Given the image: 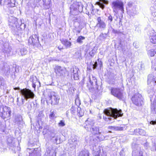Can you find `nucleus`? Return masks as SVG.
Segmentation results:
<instances>
[{
  "label": "nucleus",
  "mask_w": 156,
  "mask_h": 156,
  "mask_svg": "<svg viewBox=\"0 0 156 156\" xmlns=\"http://www.w3.org/2000/svg\"><path fill=\"white\" fill-rule=\"evenodd\" d=\"M30 81L32 82V83H36L37 81V79L36 76H32L30 77Z\"/></svg>",
  "instance_id": "31"
},
{
  "label": "nucleus",
  "mask_w": 156,
  "mask_h": 156,
  "mask_svg": "<svg viewBox=\"0 0 156 156\" xmlns=\"http://www.w3.org/2000/svg\"><path fill=\"white\" fill-rule=\"evenodd\" d=\"M94 51L93 50H92L89 52V54L91 57H93L94 55Z\"/></svg>",
  "instance_id": "42"
},
{
  "label": "nucleus",
  "mask_w": 156,
  "mask_h": 156,
  "mask_svg": "<svg viewBox=\"0 0 156 156\" xmlns=\"http://www.w3.org/2000/svg\"><path fill=\"white\" fill-rule=\"evenodd\" d=\"M9 25L10 27H17L21 25L18 21V19L14 17L11 16L9 19Z\"/></svg>",
  "instance_id": "8"
},
{
  "label": "nucleus",
  "mask_w": 156,
  "mask_h": 156,
  "mask_svg": "<svg viewBox=\"0 0 156 156\" xmlns=\"http://www.w3.org/2000/svg\"><path fill=\"white\" fill-rule=\"evenodd\" d=\"M22 104H21L20 103H19V102H17V105H18L19 106H20L21 105H22Z\"/></svg>",
  "instance_id": "57"
},
{
  "label": "nucleus",
  "mask_w": 156,
  "mask_h": 156,
  "mask_svg": "<svg viewBox=\"0 0 156 156\" xmlns=\"http://www.w3.org/2000/svg\"><path fill=\"white\" fill-rule=\"evenodd\" d=\"M55 155L56 156V153L54 150H48L45 154V156H53Z\"/></svg>",
  "instance_id": "23"
},
{
  "label": "nucleus",
  "mask_w": 156,
  "mask_h": 156,
  "mask_svg": "<svg viewBox=\"0 0 156 156\" xmlns=\"http://www.w3.org/2000/svg\"><path fill=\"white\" fill-rule=\"evenodd\" d=\"M85 39V37L81 36L78 37L77 40V42L78 43H81L83 42L82 41Z\"/></svg>",
  "instance_id": "30"
},
{
  "label": "nucleus",
  "mask_w": 156,
  "mask_h": 156,
  "mask_svg": "<svg viewBox=\"0 0 156 156\" xmlns=\"http://www.w3.org/2000/svg\"><path fill=\"white\" fill-rule=\"evenodd\" d=\"M150 42L154 44H156V33L153 30L150 31L148 34Z\"/></svg>",
  "instance_id": "16"
},
{
  "label": "nucleus",
  "mask_w": 156,
  "mask_h": 156,
  "mask_svg": "<svg viewBox=\"0 0 156 156\" xmlns=\"http://www.w3.org/2000/svg\"><path fill=\"white\" fill-rule=\"evenodd\" d=\"M7 141L9 148L15 151V149L16 148L15 139L13 137H10L8 139Z\"/></svg>",
  "instance_id": "13"
},
{
  "label": "nucleus",
  "mask_w": 156,
  "mask_h": 156,
  "mask_svg": "<svg viewBox=\"0 0 156 156\" xmlns=\"http://www.w3.org/2000/svg\"><path fill=\"white\" fill-rule=\"evenodd\" d=\"M38 37L36 34H34L30 36L29 39V43L34 45L38 43Z\"/></svg>",
  "instance_id": "17"
},
{
  "label": "nucleus",
  "mask_w": 156,
  "mask_h": 156,
  "mask_svg": "<svg viewBox=\"0 0 156 156\" xmlns=\"http://www.w3.org/2000/svg\"><path fill=\"white\" fill-rule=\"evenodd\" d=\"M122 52H123V54H126V52H125V50L124 49V48H122Z\"/></svg>",
  "instance_id": "53"
},
{
  "label": "nucleus",
  "mask_w": 156,
  "mask_h": 156,
  "mask_svg": "<svg viewBox=\"0 0 156 156\" xmlns=\"http://www.w3.org/2000/svg\"><path fill=\"white\" fill-rule=\"evenodd\" d=\"M49 97L52 105H57L60 99L59 97L54 92H51L49 95Z\"/></svg>",
  "instance_id": "6"
},
{
  "label": "nucleus",
  "mask_w": 156,
  "mask_h": 156,
  "mask_svg": "<svg viewBox=\"0 0 156 156\" xmlns=\"http://www.w3.org/2000/svg\"><path fill=\"white\" fill-rule=\"evenodd\" d=\"M90 131L94 135L100 134L101 133L99 132V127H94L92 128Z\"/></svg>",
  "instance_id": "22"
},
{
  "label": "nucleus",
  "mask_w": 156,
  "mask_h": 156,
  "mask_svg": "<svg viewBox=\"0 0 156 156\" xmlns=\"http://www.w3.org/2000/svg\"><path fill=\"white\" fill-rule=\"evenodd\" d=\"M108 20H109L110 22H111L113 20L112 16L111 15H110L108 17Z\"/></svg>",
  "instance_id": "45"
},
{
  "label": "nucleus",
  "mask_w": 156,
  "mask_h": 156,
  "mask_svg": "<svg viewBox=\"0 0 156 156\" xmlns=\"http://www.w3.org/2000/svg\"><path fill=\"white\" fill-rule=\"evenodd\" d=\"M14 89L15 90H20V88L19 87H15L14 88Z\"/></svg>",
  "instance_id": "55"
},
{
  "label": "nucleus",
  "mask_w": 156,
  "mask_h": 156,
  "mask_svg": "<svg viewBox=\"0 0 156 156\" xmlns=\"http://www.w3.org/2000/svg\"><path fill=\"white\" fill-rule=\"evenodd\" d=\"M133 45L136 48H138V45H136V43H134L133 44Z\"/></svg>",
  "instance_id": "51"
},
{
  "label": "nucleus",
  "mask_w": 156,
  "mask_h": 156,
  "mask_svg": "<svg viewBox=\"0 0 156 156\" xmlns=\"http://www.w3.org/2000/svg\"><path fill=\"white\" fill-rule=\"evenodd\" d=\"M148 92L149 94H154V92L153 90H148Z\"/></svg>",
  "instance_id": "46"
},
{
  "label": "nucleus",
  "mask_w": 156,
  "mask_h": 156,
  "mask_svg": "<svg viewBox=\"0 0 156 156\" xmlns=\"http://www.w3.org/2000/svg\"><path fill=\"white\" fill-rule=\"evenodd\" d=\"M97 23L96 26L97 27L101 29H104L106 27V24L101 19L100 17H98L97 18Z\"/></svg>",
  "instance_id": "19"
},
{
  "label": "nucleus",
  "mask_w": 156,
  "mask_h": 156,
  "mask_svg": "<svg viewBox=\"0 0 156 156\" xmlns=\"http://www.w3.org/2000/svg\"><path fill=\"white\" fill-rule=\"evenodd\" d=\"M133 103L137 106H141L143 104V98L141 95L139 94L134 95L132 98Z\"/></svg>",
  "instance_id": "4"
},
{
  "label": "nucleus",
  "mask_w": 156,
  "mask_h": 156,
  "mask_svg": "<svg viewBox=\"0 0 156 156\" xmlns=\"http://www.w3.org/2000/svg\"><path fill=\"white\" fill-rule=\"evenodd\" d=\"M150 123L152 125H154L156 124V122L155 121H152L150 122Z\"/></svg>",
  "instance_id": "49"
},
{
  "label": "nucleus",
  "mask_w": 156,
  "mask_h": 156,
  "mask_svg": "<svg viewBox=\"0 0 156 156\" xmlns=\"http://www.w3.org/2000/svg\"><path fill=\"white\" fill-rule=\"evenodd\" d=\"M22 104L23 105L24 104L25 102V98H22Z\"/></svg>",
  "instance_id": "50"
},
{
  "label": "nucleus",
  "mask_w": 156,
  "mask_h": 156,
  "mask_svg": "<svg viewBox=\"0 0 156 156\" xmlns=\"http://www.w3.org/2000/svg\"><path fill=\"white\" fill-rule=\"evenodd\" d=\"M49 128L48 126H46L44 127L43 133L44 134H45L48 133Z\"/></svg>",
  "instance_id": "32"
},
{
  "label": "nucleus",
  "mask_w": 156,
  "mask_h": 156,
  "mask_svg": "<svg viewBox=\"0 0 156 156\" xmlns=\"http://www.w3.org/2000/svg\"><path fill=\"white\" fill-rule=\"evenodd\" d=\"M104 112L107 117H104L105 121H110L112 118L116 119L118 117L121 116L123 114L121 110H118L117 109L109 108L104 110Z\"/></svg>",
  "instance_id": "1"
},
{
  "label": "nucleus",
  "mask_w": 156,
  "mask_h": 156,
  "mask_svg": "<svg viewBox=\"0 0 156 156\" xmlns=\"http://www.w3.org/2000/svg\"><path fill=\"white\" fill-rule=\"evenodd\" d=\"M133 149L132 156H143L142 151L138 145H135V147H133Z\"/></svg>",
  "instance_id": "12"
},
{
  "label": "nucleus",
  "mask_w": 156,
  "mask_h": 156,
  "mask_svg": "<svg viewBox=\"0 0 156 156\" xmlns=\"http://www.w3.org/2000/svg\"><path fill=\"white\" fill-rule=\"evenodd\" d=\"M79 141L78 139V137L76 135H73L71 136L70 140H69V146L71 148H75L76 146L78 145Z\"/></svg>",
  "instance_id": "10"
},
{
  "label": "nucleus",
  "mask_w": 156,
  "mask_h": 156,
  "mask_svg": "<svg viewBox=\"0 0 156 156\" xmlns=\"http://www.w3.org/2000/svg\"><path fill=\"white\" fill-rule=\"evenodd\" d=\"M49 117L51 119H55L57 116L55 115V112L54 111H50V114L49 115Z\"/></svg>",
  "instance_id": "28"
},
{
  "label": "nucleus",
  "mask_w": 156,
  "mask_h": 156,
  "mask_svg": "<svg viewBox=\"0 0 156 156\" xmlns=\"http://www.w3.org/2000/svg\"><path fill=\"white\" fill-rule=\"evenodd\" d=\"M42 127L41 126H39V129H42Z\"/></svg>",
  "instance_id": "63"
},
{
  "label": "nucleus",
  "mask_w": 156,
  "mask_h": 156,
  "mask_svg": "<svg viewBox=\"0 0 156 156\" xmlns=\"http://www.w3.org/2000/svg\"><path fill=\"white\" fill-rule=\"evenodd\" d=\"M80 116H82L83 115V113H79Z\"/></svg>",
  "instance_id": "59"
},
{
  "label": "nucleus",
  "mask_w": 156,
  "mask_h": 156,
  "mask_svg": "<svg viewBox=\"0 0 156 156\" xmlns=\"http://www.w3.org/2000/svg\"><path fill=\"white\" fill-rule=\"evenodd\" d=\"M108 128L114 130L122 131L123 130V128L122 127L115 126H109Z\"/></svg>",
  "instance_id": "27"
},
{
  "label": "nucleus",
  "mask_w": 156,
  "mask_h": 156,
  "mask_svg": "<svg viewBox=\"0 0 156 156\" xmlns=\"http://www.w3.org/2000/svg\"><path fill=\"white\" fill-rule=\"evenodd\" d=\"M93 69H95L96 68V67L97 66V62H95L94 64L93 65Z\"/></svg>",
  "instance_id": "48"
},
{
  "label": "nucleus",
  "mask_w": 156,
  "mask_h": 156,
  "mask_svg": "<svg viewBox=\"0 0 156 156\" xmlns=\"http://www.w3.org/2000/svg\"><path fill=\"white\" fill-rule=\"evenodd\" d=\"M27 52V51L25 48H23L20 50V53L22 55L26 54Z\"/></svg>",
  "instance_id": "34"
},
{
  "label": "nucleus",
  "mask_w": 156,
  "mask_h": 156,
  "mask_svg": "<svg viewBox=\"0 0 156 156\" xmlns=\"http://www.w3.org/2000/svg\"><path fill=\"white\" fill-rule=\"evenodd\" d=\"M75 103L76 104L77 106L80 105V101L78 98H76L75 101Z\"/></svg>",
  "instance_id": "38"
},
{
  "label": "nucleus",
  "mask_w": 156,
  "mask_h": 156,
  "mask_svg": "<svg viewBox=\"0 0 156 156\" xmlns=\"http://www.w3.org/2000/svg\"><path fill=\"white\" fill-rule=\"evenodd\" d=\"M58 49L60 50H61V49H62V48H59V47H58Z\"/></svg>",
  "instance_id": "61"
},
{
  "label": "nucleus",
  "mask_w": 156,
  "mask_h": 156,
  "mask_svg": "<svg viewBox=\"0 0 156 156\" xmlns=\"http://www.w3.org/2000/svg\"><path fill=\"white\" fill-rule=\"evenodd\" d=\"M96 142V139L94 140L93 137H91L89 142V143L91 145H93L95 144Z\"/></svg>",
  "instance_id": "33"
},
{
  "label": "nucleus",
  "mask_w": 156,
  "mask_h": 156,
  "mask_svg": "<svg viewBox=\"0 0 156 156\" xmlns=\"http://www.w3.org/2000/svg\"><path fill=\"white\" fill-rule=\"evenodd\" d=\"M128 5L129 7H128L127 12L131 16H135L136 14V8L134 7H133L132 8H130V7L132 5V3H129Z\"/></svg>",
  "instance_id": "18"
},
{
  "label": "nucleus",
  "mask_w": 156,
  "mask_h": 156,
  "mask_svg": "<svg viewBox=\"0 0 156 156\" xmlns=\"http://www.w3.org/2000/svg\"><path fill=\"white\" fill-rule=\"evenodd\" d=\"M97 80L95 77L93 75L91 76H90L87 78V86L89 88H94V84H95L96 86H97Z\"/></svg>",
  "instance_id": "9"
},
{
  "label": "nucleus",
  "mask_w": 156,
  "mask_h": 156,
  "mask_svg": "<svg viewBox=\"0 0 156 156\" xmlns=\"http://www.w3.org/2000/svg\"><path fill=\"white\" fill-rule=\"evenodd\" d=\"M19 98H17V102H19L18 101H19Z\"/></svg>",
  "instance_id": "62"
},
{
  "label": "nucleus",
  "mask_w": 156,
  "mask_h": 156,
  "mask_svg": "<svg viewBox=\"0 0 156 156\" xmlns=\"http://www.w3.org/2000/svg\"><path fill=\"white\" fill-rule=\"evenodd\" d=\"M112 8L113 11L115 13L117 12L118 9H120L123 11V3L122 2L116 1L114 2L112 4Z\"/></svg>",
  "instance_id": "7"
},
{
  "label": "nucleus",
  "mask_w": 156,
  "mask_h": 156,
  "mask_svg": "<svg viewBox=\"0 0 156 156\" xmlns=\"http://www.w3.org/2000/svg\"><path fill=\"white\" fill-rule=\"evenodd\" d=\"M57 138H56V139H55V141H56V142L57 141Z\"/></svg>",
  "instance_id": "64"
},
{
  "label": "nucleus",
  "mask_w": 156,
  "mask_h": 156,
  "mask_svg": "<svg viewBox=\"0 0 156 156\" xmlns=\"http://www.w3.org/2000/svg\"><path fill=\"white\" fill-rule=\"evenodd\" d=\"M85 123L86 125L85 127V128L88 129L94 126V120L88 118L85 121Z\"/></svg>",
  "instance_id": "20"
},
{
  "label": "nucleus",
  "mask_w": 156,
  "mask_h": 156,
  "mask_svg": "<svg viewBox=\"0 0 156 156\" xmlns=\"http://www.w3.org/2000/svg\"><path fill=\"white\" fill-rule=\"evenodd\" d=\"M20 93L23 98H25L26 100L28 99H33L35 95L30 90L24 88L20 90Z\"/></svg>",
  "instance_id": "2"
},
{
  "label": "nucleus",
  "mask_w": 156,
  "mask_h": 156,
  "mask_svg": "<svg viewBox=\"0 0 156 156\" xmlns=\"http://www.w3.org/2000/svg\"><path fill=\"white\" fill-rule=\"evenodd\" d=\"M119 154L121 156H124V151L123 150H121L119 153Z\"/></svg>",
  "instance_id": "44"
},
{
  "label": "nucleus",
  "mask_w": 156,
  "mask_h": 156,
  "mask_svg": "<svg viewBox=\"0 0 156 156\" xmlns=\"http://www.w3.org/2000/svg\"><path fill=\"white\" fill-rule=\"evenodd\" d=\"M32 87H33L35 88L36 86V85L35 84L36 83H32Z\"/></svg>",
  "instance_id": "54"
},
{
  "label": "nucleus",
  "mask_w": 156,
  "mask_h": 156,
  "mask_svg": "<svg viewBox=\"0 0 156 156\" xmlns=\"http://www.w3.org/2000/svg\"><path fill=\"white\" fill-rule=\"evenodd\" d=\"M5 84V81L4 79L0 76V86H4Z\"/></svg>",
  "instance_id": "35"
},
{
  "label": "nucleus",
  "mask_w": 156,
  "mask_h": 156,
  "mask_svg": "<svg viewBox=\"0 0 156 156\" xmlns=\"http://www.w3.org/2000/svg\"><path fill=\"white\" fill-rule=\"evenodd\" d=\"M156 54V51L154 49H151L147 52L148 55L151 57H153Z\"/></svg>",
  "instance_id": "29"
},
{
  "label": "nucleus",
  "mask_w": 156,
  "mask_h": 156,
  "mask_svg": "<svg viewBox=\"0 0 156 156\" xmlns=\"http://www.w3.org/2000/svg\"><path fill=\"white\" fill-rule=\"evenodd\" d=\"M34 152H33L32 153L30 154L29 156H34Z\"/></svg>",
  "instance_id": "56"
},
{
  "label": "nucleus",
  "mask_w": 156,
  "mask_h": 156,
  "mask_svg": "<svg viewBox=\"0 0 156 156\" xmlns=\"http://www.w3.org/2000/svg\"><path fill=\"white\" fill-rule=\"evenodd\" d=\"M153 1L154 2V4L156 5V0H153Z\"/></svg>",
  "instance_id": "60"
},
{
  "label": "nucleus",
  "mask_w": 156,
  "mask_h": 156,
  "mask_svg": "<svg viewBox=\"0 0 156 156\" xmlns=\"http://www.w3.org/2000/svg\"><path fill=\"white\" fill-rule=\"evenodd\" d=\"M62 43L67 47H69L71 45V43L66 39H62L61 40Z\"/></svg>",
  "instance_id": "24"
},
{
  "label": "nucleus",
  "mask_w": 156,
  "mask_h": 156,
  "mask_svg": "<svg viewBox=\"0 0 156 156\" xmlns=\"http://www.w3.org/2000/svg\"><path fill=\"white\" fill-rule=\"evenodd\" d=\"M111 93L114 96L119 99H122L124 98L125 93L119 88L112 87L111 89Z\"/></svg>",
  "instance_id": "3"
},
{
  "label": "nucleus",
  "mask_w": 156,
  "mask_h": 156,
  "mask_svg": "<svg viewBox=\"0 0 156 156\" xmlns=\"http://www.w3.org/2000/svg\"><path fill=\"white\" fill-rule=\"evenodd\" d=\"M152 76V75H150L148 76V80H147V82L148 83L149 82H150L151 80V77Z\"/></svg>",
  "instance_id": "43"
},
{
  "label": "nucleus",
  "mask_w": 156,
  "mask_h": 156,
  "mask_svg": "<svg viewBox=\"0 0 156 156\" xmlns=\"http://www.w3.org/2000/svg\"><path fill=\"white\" fill-rule=\"evenodd\" d=\"M2 117L3 119L8 118L10 117L11 115V111L10 109L7 106H4L2 108Z\"/></svg>",
  "instance_id": "11"
},
{
  "label": "nucleus",
  "mask_w": 156,
  "mask_h": 156,
  "mask_svg": "<svg viewBox=\"0 0 156 156\" xmlns=\"http://www.w3.org/2000/svg\"><path fill=\"white\" fill-rule=\"evenodd\" d=\"M55 71L58 76L65 77L67 71L66 69L61 66H56L55 68Z\"/></svg>",
  "instance_id": "5"
},
{
  "label": "nucleus",
  "mask_w": 156,
  "mask_h": 156,
  "mask_svg": "<svg viewBox=\"0 0 156 156\" xmlns=\"http://www.w3.org/2000/svg\"><path fill=\"white\" fill-rule=\"evenodd\" d=\"M100 151H101L99 149V150L97 151V153H98V154H97L98 156H106L105 154L104 153H103L102 154H100Z\"/></svg>",
  "instance_id": "40"
},
{
  "label": "nucleus",
  "mask_w": 156,
  "mask_h": 156,
  "mask_svg": "<svg viewBox=\"0 0 156 156\" xmlns=\"http://www.w3.org/2000/svg\"><path fill=\"white\" fill-rule=\"evenodd\" d=\"M130 132L131 133V134H136V133H138L140 135L143 136H145L146 135V133L145 130L143 129H135L134 131L133 132H132L130 131Z\"/></svg>",
  "instance_id": "21"
},
{
  "label": "nucleus",
  "mask_w": 156,
  "mask_h": 156,
  "mask_svg": "<svg viewBox=\"0 0 156 156\" xmlns=\"http://www.w3.org/2000/svg\"><path fill=\"white\" fill-rule=\"evenodd\" d=\"M79 69L76 67H73L71 70V78L75 80H77L79 79L78 72Z\"/></svg>",
  "instance_id": "14"
},
{
  "label": "nucleus",
  "mask_w": 156,
  "mask_h": 156,
  "mask_svg": "<svg viewBox=\"0 0 156 156\" xmlns=\"http://www.w3.org/2000/svg\"><path fill=\"white\" fill-rule=\"evenodd\" d=\"M100 2H97V4L99 6L103 9L104 8V5L103 3L105 4H108V2L106 0H99Z\"/></svg>",
  "instance_id": "25"
},
{
  "label": "nucleus",
  "mask_w": 156,
  "mask_h": 156,
  "mask_svg": "<svg viewBox=\"0 0 156 156\" xmlns=\"http://www.w3.org/2000/svg\"><path fill=\"white\" fill-rule=\"evenodd\" d=\"M70 111H71V112L72 114H74L75 113L76 110L75 109V108L74 107H72Z\"/></svg>",
  "instance_id": "41"
},
{
  "label": "nucleus",
  "mask_w": 156,
  "mask_h": 156,
  "mask_svg": "<svg viewBox=\"0 0 156 156\" xmlns=\"http://www.w3.org/2000/svg\"><path fill=\"white\" fill-rule=\"evenodd\" d=\"M98 137L100 141L102 140L104 138V136L100 134L98 136Z\"/></svg>",
  "instance_id": "39"
},
{
  "label": "nucleus",
  "mask_w": 156,
  "mask_h": 156,
  "mask_svg": "<svg viewBox=\"0 0 156 156\" xmlns=\"http://www.w3.org/2000/svg\"><path fill=\"white\" fill-rule=\"evenodd\" d=\"M58 125L59 127H63L65 125L64 121L62 120L58 123Z\"/></svg>",
  "instance_id": "36"
},
{
  "label": "nucleus",
  "mask_w": 156,
  "mask_h": 156,
  "mask_svg": "<svg viewBox=\"0 0 156 156\" xmlns=\"http://www.w3.org/2000/svg\"><path fill=\"white\" fill-rule=\"evenodd\" d=\"M151 151H156V147L155 148V149L154 150V149H153V148H152L151 149Z\"/></svg>",
  "instance_id": "58"
},
{
  "label": "nucleus",
  "mask_w": 156,
  "mask_h": 156,
  "mask_svg": "<svg viewBox=\"0 0 156 156\" xmlns=\"http://www.w3.org/2000/svg\"><path fill=\"white\" fill-rule=\"evenodd\" d=\"M55 133H52L51 135V136L52 137H54L55 136Z\"/></svg>",
  "instance_id": "52"
},
{
  "label": "nucleus",
  "mask_w": 156,
  "mask_h": 156,
  "mask_svg": "<svg viewBox=\"0 0 156 156\" xmlns=\"http://www.w3.org/2000/svg\"><path fill=\"white\" fill-rule=\"evenodd\" d=\"M15 1L11 0H0L1 5H6L8 7H14L15 6Z\"/></svg>",
  "instance_id": "15"
},
{
  "label": "nucleus",
  "mask_w": 156,
  "mask_h": 156,
  "mask_svg": "<svg viewBox=\"0 0 156 156\" xmlns=\"http://www.w3.org/2000/svg\"><path fill=\"white\" fill-rule=\"evenodd\" d=\"M140 69H143L144 67V64L142 63H140Z\"/></svg>",
  "instance_id": "47"
},
{
  "label": "nucleus",
  "mask_w": 156,
  "mask_h": 156,
  "mask_svg": "<svg viewBox=\"0 0 156 156\" xmlns=\"http://www.w3.org/2000/svg\"><path fill=\"white\" fill-rule=\"evenodd\" d=\"M11 48H5L4 49V51L5 53L9 55L10 54Z\"/></svg>",
  "instance_id": "37"
},
{
  "label": "nucleus",
  "mask_w": 156,
  "mask_h": 156,
  "mask_svg": "<svg viewBox=\"0 0 156 156\" xmlns=\"http://www.w3.org/2000/svg\"><path fill=\"white\" fill-rule=\"evenodd\" d=\"M79 156H90L89 151L87 150L82 151L80 153Z\"/></svg>",
  "instance_id": "26"
}]
</instances>
